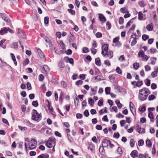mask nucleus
<instances>
[{
    "label": "nucleus",
    "instance_id": "obj_1",
    "mask_svg": "<svg viewBox=\"0 0 158 158\" xmlns=\"http://www.w3.org/2000/svg\"><path fill=\"white\" fill-rule=\"evenodd\" d=\"M149 90L148 89L143 88L139 90V98L141 101L146 99L148 94Z\"/></svg>",
    "mask_w": 158,
    "mask_h": 158
},
{
    "label": "nucleus",
    "instance_id": "obj_2",
    "mask_svg": "<svg viewBox=\"0 0 158 158\" xmlns=\"http://www.w3.org/2000/svg\"><path fill=\"white\" fill-rule=\"evenodd\" d=\"M41 115L38 113L37 111L34 109L32 111V119L35 121H38L41 119Z\"/></svg>",
    "mask_w": 158,
    "mask_h": 158
},
{
    "label": "nucleus",
    "instance_id": "obj_3",
    "mask_svg": "<svg viewBox=\"0 0 158 158\" xmlns=\"http://www.w3.org/2000/svg\"><path fill=\"white\" fill-rule=\"evenodd\" d=\"M56 142L55 139L54 137H50L47 141L46 145L49 148H51L53 146L52 144H55Z\"/></svg>",
    "mask_w": 158,
    "mask_h": 158
},
{
    "label": "nucleus",
    "instance_id": "obj_4",
    "mask_svg": "<svg viewBox=\"0 0 158 158\" xmlns=\"http://www.w3.org/2000/svg\"><path fill=\"white\" fill-rule=\"evenodd\" d=\"M37 141L34 139H32L29 143L28 148L30 150H32L36 146Z\"/></svg>",
    "mask_w": 158,
    "mask_h": 158
},
{
    "label": "nucleus",
    "instance_id": "obj_5",
    "mask_svg": "<svg viewBox=\"0 0 158 158\" xmlns=\"http://www.w3.org/2000/svg\"><path fill=\"white\" fill-rule=\"evenodd\" d=\"M139 57H142V60L143 61H146L149 58V57L147 55H145L143 52V51L140 50L138 54Z\"/></svg>",
    "mask_w": 158,
    "mask_h": 158
},
{
    "label": "nucleus",
    "instance_id": "obj_6",
    "mask_svg": "<svg viewBox=\"0 0 158 158\" xmlns=\"http://www.w3.org/2000/svg\"><path fill=\"white\" fill-rule=\"evenodd\" d=\"M102 54L103 56H105V53L108 51V45L107 44H104L103 45L102 47Z\"/></svg>",
    "mask_w": 158,
    "mask_h": 158
},
{
    "label": "nucleus",
    "instance_id": "obj_7",
    "mask_svg": "<svg viewBox=\"0 0 158 158\" xmlns=\"http://www.w3.org/2000/svg\"><path fill=\"white\" fill-rule=\"evenodd\" d=\"M107 56L110 59L113 56V52L112 51H107L105 53V56Z\"/></svg>",
    "mask_w": 158,
    "mask_h": 158
},
{
    "label": "nucleus",
    "instance_id": "obj_8",
    "mask_svg": "<svg viewBox=\"0 0 158 158\" xmlns=\"http://www.w3.org/2000/svg\"><path fill=\"white\" fill-rule=\"evenodd\" d=\"M45 103L47 105V106L48 109V110L50 112H52L53 111V108L51 106V103L49 101L47 100H46Z\"/></svg>",
    "mask_w": 158,
    "mask_h": 158
},
{
    "label": "nucleus",
    "instance_id": "obj_9",
    "mask_svg": "<svg viewBox=\"0 0 158 158\" xmlns=\"http://www.w3.org/2000/svg\"><path fill=\"white\" fill-rule=\"evenodd\" d=\"M109 140H107L106 139H104L102 141V145L103 147H107L108 144Z\"/></svg>",
    "mask_w": 158,
    "mask_h": 158
},
{
    "label": "nucleus",
    "instance_id": "obj_10",
    "mask_svg": "<svg viewBox=\"0 0 158 158\" xmlns=\"http://www.w3.org/2000/svg\"><path fill=\"white\" fill-rule=\"evenodd\" d=\"M38 52L40 58L42 59H44L45 56L43 52L41 51V50L40 49H39L38 50Z\"/></svg>",
    "mask_w": 158,
    "mask_h": 158
},
{
    "label": "nucleus",
    "instance_id": "obj_11",
    "mask_svg": "<svg viewBox=\"0 0 158 158\" xmlns=\"http://www.w3.org/2000/svg\"><path fill=\"white\" fill-rule=\"evenodd\" d=\"M7 28L6 27L2 28L0 31V34L3 35L4 34L7 33Z\"/></svg>",
    "mask_w": 158,
    "mask_h": 158
},
{
    "label": "nucleus",
    "instance_id": "obj_12",
    "mask_svg": "<svg viewBox=\"0 0 158 158\" xmlns=\"http://www.w3.org/2000/svg\"><path fill=\"white\" fill-rule=\"evenodd\" d=\"M137 131L140 134L144 133L145 132V130L144 128H141L139 127L137 128Z\"/></svg>",
    "mask_w": 158,
    "mask_h": 158
},
{
    "label": "nucleus",
    "instance_id": "obj_13",
    "mask_svg": "<svg viewBox=\"0 0 158 158\" xmlns=\"http://www.w3.org/2000/svg\"><path fill=\"white\" fill-rule=\"evenodd\" d=\"M10 56H11V58L12 60H13L15 65L16 66L17 65V62L15 59V57L13 53H11L10 54Z\"/></svg>",
    "mask_w": 158,
    "mask_h": 158
},
{
    "label": "nucleus",
    "instance_id": "obj_14",
    "mask_svg": "<svg viewBox=\"0 0 158 158\" xmlns=\"http://www.w3.org/2000/svg\"><path fill=\"white\" fill-rule=\"evenodd\" d=\"M131 155L133 158L137 156L138 155L137 151L136 150L133 151L131 153Z\"/></svg>",
    "mask_w": 158,
    "mask_h": 158
},
{
    "label": "nucleus",
    "instance_id": "obj_15",
    "mask_svg": "<svg viewBox=\"0 0 158 158\" xmlns=\"http://www.w3.org/2000/svg\"><path fill=\"white\" fill-rule=\"evenodd\" d=\"M59 67L61 68H63L64 66V65L63 63V59H61L58 64Z\"/></svg>",
    "mask_w": 158,
    "mask_h": 158
},
{
    "label": "nucleus",
    "instance_id": "obj_16",
    "mask_svg": "<svg viewBox=\"0 0 158 158\" xmlns=\"http://www.w3.org/2000/svg\"><path fill=\"white\" fill-rule=\"evenodd\" d=\"M48 157L49 155L45 153L42 154L38 156L37 158H48Z\"/></svg>",
    "mask_w": 158,
    "mask_h": 158
},
{
    "label": "nucleus",
    "instance_id": "obj_17",
    "mask_svg": "<svg viewBox=\"0 0 158 158\" xmlns=\"http://www.w3.org/2000/svg\"><path fill=\"white\" fill-rule=\"evenodd\" d=\"M43 69L44 71L46 73H48L50 71V69L47 65H43Z\"/></svg>",
    "mask_w": 158,
    "mask_h": 158
},
{
    "label": "nucleus",
    "instance_id": "obj_18",
    "mask_svg": "<svg viewBox=\"0 0 158 158\" xmlns=\"http://www.w3.org/2000/svg\"><path fill=\"white\" fill-rule=\"evenodd\" d=\"M99 18L100 21H106L105 17L103 15L101 14H99Z\"/></svg>",
    "mask_w": 158,
    "mask_h": 158
},
{
    "label": "nucleus",
    "instance_id": "obj_19",
    "mask_svg": "<svg viewBox=\"0 0 158 158\" xmlns=\"http://www.w3.org/2000/svg\"><path fill=\"white\" fill-rule=\"evenodd\" d=\"M150 60L151 61L150 64L152 65H154L156 60V58L151 57L150 58Z\"/></svg>",
    "mask_w": 158,
    "mask_h": 158
},
{
    "label": "nucleus",
    "instance_id": "obj_20",
    "mask_svg": "<svg viewBox=\"0 0 158 158\" xmlns=\"http://www.w3.org/2000/svg\"><path fill=\"white\" fill-rule=\"evenodd\" d=\"M64 59L65 60H68L69 62L71 64H73V60L72 58H69L68 57H65L64 58Z\"/></svg>",
    "mask_w": 158,
    "mask_h": 158
},
{
    "label": "nucleus",
    "instance_id": "obj_21",
    "mask_svg": "<svg viewBox=\"0 0 158 158\" xmlns=\"http://www.w3.org/2000/svg\"><path fill=\"white\" fill-rule=\"evenodd\" d=\"M129 106L130 107V110L131 112H132L134 111L135 110V109L134 108V106L133 103L131 102H130Z\"/></svg>",
    "mask_w": 158,
    "mask_h": 158
},
{
    "label": "nucleus",
    "instance_id": "obj_22",
    "mask_svg": "<svg viewBox=\"0 0 158 158\" xmlns=\"http://www.w3.org/2000/svg\"><path fill=\"white\" fill-rule=\"evenodd\" d=\"M104 147L102 146V147L100 146L99 148L100 152L102 155H104L105 154V151Z\"/></svg>",
    "mask_w": 158,
    "mask_h": 158
},
{
    "label": "nucleus",
    "instance_id": "obj_23",
    "mask_svg": "<svg viewBox=\"0 0 158 158\" xmlns=\"http://www.w3.org/2000/svg\"><path fill=\"white\" fill-rule=\"evenodd\" d=\"M147 29L149 31L152 30L153 27V26L151 24H148L146 27Z\"/></svg>",
    "mask_w": 158,
    "mask_h": 158
},
{
    "label": "nucleus",
    "instance_id": "obj_24",
    "mask_svg": "<svg viewBox=\"0 0 158 158\" xmlns=\"http://www.w3.org/2000/svg\"><path fill=\"white\" fill-rule=\"evenodd\" d=\"M143 14L141 12H139L138 13V19L140 20H142L143 19Z\"/></svg>",
    "mask_w": 158,
    "mask_h": 158
},
{
    "label": "nucleus",
    "instance_id": "obj_25",
    "mask_svg": "<svg viewBox=\"0 0 158 158\" xmlns=\"http://www.w3.org/2000/svg\"><path fill=\"white\" fill-rule=\"evenodd\" d=\"M139 64L137 63H135L133 64V67L134 69L135 70L137 69L139 67Z\"/></svg>",
    "mask_w": 158,
    "mask_h": 158
},
{
    "label": "nucleus",
    "instance_id": "obj_26",
    "mask_svg": "<svg viewBox=\"0 0 158 158\" xmlns=\"http://www.w3.org/2000/svg\"><path fill=\"white\" fill-rule=\"evenodd\" d=\"M95 63L98 66H100L101 64L100 60L99 58H97L95 59Z\"/></svg>",
    "mask_w": 158,
    "mask_h": 158
},
{
    "label": "nucleus",
    "instance_id": "obj_27",
    "mask_svg": "<svg viewBox=\"0 0 158 158\" xmlns=\"http://www.w3.org/2000/svg\"><path fill=\"white\" fill-rule=\"evenodd\" d=\"M110 87H106L105 88V91L106 94H110Z\"/></svg>",
    "mask_w": 158,
    "mask_h": 158
},
{
    "label": "nucleus",
    "instance_id": "obj_28",
    "mask_svg": "<svg viewBox=\"0 0 158 158\" xmlns=\"http://www.w3.org/2000/svg\"><path fill=\"white\" fill-rule=\"evenodd\" d=\"M117 152L120 155V156H121L123 154V151L122 148L120 147H118L117 150Z\"/></svg>",
    "mask_w": 158,
    "mask_h": 158
},
{
    "label": "nucleus",
    "instance_id": "obj_29",
    "mask_svg": "<svg viewBox=\"0 0 158 158\" xmlns=\"http://www.w3.org/2000/svg\"><path fill=\"white\" fill-rule=\"evenodd\" d=\"M89 103L90 105H93L94 103V102L93 99L91 98H89L88 99Z\"/></svg>",
    "mask_w": 158,
    "mask_h": 158
},
{
    "label": "nucleus",
    "instance_id": "obj_30",
    "mask_svg": "<svg viewBox=\"0 0 158 158\" xmlns=\"http://www.w3.org/2000/svg\"><path fill=\"white\" fill-rule=\"evenodd\" d=\"M138 4H139L140 6L142 7H144L145 5L144 2L143 1L139 2Z\"/></svg>",
    "mask_w": 158,
    "mask_h": 158
},
{
    "label": "nucleus",
    "instance_id": "obj_31",
    "mask_svg": "<svg viewBox=\"0 0 158 158\" xmlns=\"http://www.w3.org/2000/svg\"><path fill=\"white\" fill-rule=\"evenodd\" d=\"M148 116L151 119V121H152V119H154V118L153 116V114L152 112H150L148 114Z\"/></svg>",
    "mask_w": 158,
    "mask_h": 158
},
{
    "label": "nucleus",
    "instance_id": "obj_32",
    "mask_svg": "<svg viewBox=\"0 0 158 158\" xmlns=\"http://www.w3.org/2000/svg\"><path fill=\"white\" fill-rule=\"evenodd\" d=\"M120 11L122 13H125L127 12V9L125 7L122 8L120 9Z\"/></svg>",
    "mask_w": 158,
    "mask_h": 158
},
{
    "label": "nucleus",
    "instance_id": "obj_33",
    "mask_svg": "<svg viewBox=\"0 0 158 158\" xmlns=\"http://www.w3.org/2000/svg\"><path fill=\"white\" fill-rule=\"evenodd\" d=\"M44 77L43 74H41L39 75V79L40 81H42L44 80Z\"/></svg>",
    "mask_w": 158,
    "mask_h": 158
},
{
    "label": "nucleus",
    "instance_id": "obj_34",
    "mask_svg": "<svg viewBox=\"0 0 158 158\" xmlns=\"http://www.w3.org/2000/svg\"><path fill=\"white\" fill-rule=\"evenodd\" d=\"M145 82L146 83V85L148 86L150 85L151 81L150 80L148 79H147L145 80Z\"/></svg>",
    "mask_w": 158,
    "mask_h": 158
},
{
    "label": "nucleus",
    "instance_id": "obj_35",
    "mask_svg": "<svg viewBox=\"0 0 158 158\" xmlns=\"http://www.w3.org/2000/svg\"><path fill=\"white\" fill-rule=\"evenodd\" d=\"M49 21V17L48 16L45 17L44 18V22L45 24H47L48 23Z\"/></svg>",
    "mask_w": 158,
    "mask_h": 158
},
{
    "label": "nucleus",
    "instance_id": "obj_36",
    "mask_svg": "<svg viewBox=\"0 0 158 158\" xmlns=\"http://www.w3.org/2000/svg\"><path fill=\"white\" fill-rule=\"evenodd\" d=\"M146 144L149 147H151L152 145V143L149 140H147L146 141Z\"/></svg>",
    "mask_w": 158,
    "mask_h": 158
},
{
    "label": "nucleus",
    "instance_id": "obj_37",
    "mask_svg": "<svg viewBox=\"0 0 158 158\" xmlns=\"http://www.w3.org/2000/svg\"><path fill=\"white\" fill-rule=\"evenodd\" d=\"M88 149L90 150L91 152H93L94 150V148L93 145L92 144H90L88 147Z\"/></svg>",
    "mask_w": 158,
    "mask_h": 158
},
{
    "label": "nucleus",
    "instance_id": "obj_38",
    "mask_svg": "<svg viewBox=\"0 0 158 158\" xmlns=\"http://www.w3.org/2000/svg\"><path fill=\"white\" fill-rule=\"evenodd\" d=\"M116 71L117 73L118 74H120L122 73V71L120 68L118 67H117L116 69Z\"/></svg>",
    "mask_w": 158,
    "mask_h": 158
},
{
    "label": "nucleus",
    "instance_id": "obj_39",
    "mask_svg": "<svg viewBox=\"0 0 158 158\" xmlns=\"http://www.w3.org/2000/svg\"><path fill=\"white\" fill-rule=\"evenodd\" d=\"M131 146V147H133L134 146L135 144V141L133 139H131L130 141Z\"/></svg>",
    "mask_w": 158,
    "mask_h": 158
},
{
    "label": "nucleus",
    "instance_id": "obj_40",
    "mask_svg": "<svg viewBox=\"0 0 158 158\" xmlns=\"http://www.w3.org/2000/svg\"><path fill=\"white\" fill-rule=\"evenodd\" d=\"M18 127L22 131H25L27 129V128L26 127H23L20 126H19Z\"/></svg>",
    "mask_w": 158,
    "mask_h": 158
},
{
    "label": "nucleus",
    "instance_id": "obj_41",
    "mask_svg": "<svg viewBox=\"0 0 158 158\" xmlns=\"http://www.w3.org/2000/svg\"><path fill=\"white\" fill-rule=\"evenodd\" d=\"M148 38V35L145 34L143 35L142 36V39L144 41H145L146 40H147Z\"/></svg>",
    "mask_w": 158,
    "mask_h": 158
},
{
    "label": "nucleus",
    "instance_id": "obj_42",
    "mask_svg": "<svg viewBox=\"0 0 158 158\" xmlns=\"http://www.w3.org/2000/svg\"><path fill=\"white\" fill-rule=\"evenodd\" d=\"M144 144V141L143 140H140L138 142V145L139 146H143Z\"/></svg>",
    "mask_w": 158,
    "mask_h": 158
},
{
    "label": "nucleus",
    "instance_id": "obj_43",
    "mask_svg": "<svg viewBox=\"0 0 158 158\" xmlns=\"http://www.w3.org/2000/svg\"><path fill=\"white\" fill-rule=\"evenodd\" d=\"M143 84V82L142 81H139L137 82H136V86L138 87H140Z\"/></svg>",
    "mask_w": 158,
    "mask_h": 158
},
{
    "label": "nucleus",
    "instance_id": "obj_44",
    "mask_svg": "<svg viewBox=\"0 0 158 158\" xmlns=\"http://www.w3.org/2000/svg\"><path fill=\"white\" fill-rule=\"evenodd\" d=\"M27 85L28 90H30L31 89V84L28 82H27Z\"/></svg>",
    "mask_w": 158,
    "mask_h": 158
},
{
    "label": "nucleus",
    "instance_id": "obj_45",
    "mask_svg": "<svg viewBox=\"0 0 158 158\" xmlns=\"http://www.w3.org/2000/svg\"><path fill=\"white\" fill-rule=\"evenodd\" d=\"M139 109L140 111L143 112L145 110V107L144 106H140Z\"/></svg>",
    "mask_w": 158,
    "mask_h": 158
},
{
    "label": "nucleus",
    "instance_id": "obj_46",
    "mask_svg": "<svg viewBox=\"0 0 158 158\" xmlns=\"http://www.w3.org/2000/svg\"><path fill=\"white\" fill-rule=\"evenodd\" d=\"M29 61L28 59L26 58L24 60L23 64L24 65H26L27 64L29 63Z\"/></svg>",
    "mask_w": 158,
    "mask_h": 158
},
{
    "label": "nucleus",
    "instance_id": "obj_47",
    "mask_svg": "<svg viewBox=\"0 0 158 158\" xmlns=\"http://www.w3.org/2000/svg\"><path fill=\"white\" fill-rule=\"evenodd\" d=\"M114 137L118 139L119 136V134L118 133H114L113 135Z\"/></svg>",
    "mask_w": 158,
    "mask_h": 158
},
{
    "label": "nucleus",
    "instance_id": "obj_48",
    "mask_svg": "<svg viewBox=\"0 0 158 158\" xmlns=\"http://www.w3.org/2000/svg\"><path fill=\"white\" fill-rule=\"evenodd\" d=\"M145 70L146 71H150L151 70V68L148 65H146L144 66Z\"/></svg>",
    "mask_w": 158,
    "mask_h": 158
},
{
    "label": "nucleus",
    "instance_id": "obj_49",
    "mask_svg": "<svg viewBox=\"0 0 158 158\" xmlns=\"http://www.w3.org/2000/svg\"><path fill=\"white\" fill-rule=\"evenodd\" d=\"M124 21V19L123 17H120L119 19L118 22L119 24H122Z\"/></svg>",
    "mask_w": 158,
    "mask_h": 158
},
{
    "label": "nucleus",
    "instance_id": "obj_50",
    "mask_svg": "<svg viewBox=\"0 0 158 158\" xmlns=\"http://www.w3.org/2000/svg\"><path fill=\"white\" fill-rule=\"evenodd\" d=\"M155 98V96L153 95H150L149 98L148 99L150 101L153 100Z\"/></svg>",
    "mask_w": 158,
    "mask_h": 158
},
{
    "label": "nucleus",
    "instance_id": "obj_51",
    "mask_svg": "<svg viewBox=\"0 0 158 158\" xmlns=\"http://www.w3.org/2000/svg\"><path fill=\"white\" fill-rule=\"evenodd\" d=\"M83 52L84 53H87L89 52V50L88 48L86 47H84L83 48Z\"/></svg>",
    "mask_w": 158,
    "mask_h": 158
},
{
    "label": "nucleus",
    "instance_id": "obj_52",
    "mask_svg": "<svg viewBox=\"0 0 158 158\" xmlns=\"http://www.w3.org/2000/svg\"><path fill=\"white\" fill-rule=\"evenodd\" d=\"M104 64H105L108 66H110V64L109 61L107 60H105L104 61Z\"/></svg>",
    "mask_w": 158,
    "mask_h": 158
},
{
    "label": "nucleus",
    "instance_id": "obj_53",
    "mask_svg": "<svg viewBox=\"0 0 158 158\" xmlns=\"http://www.w3.org/2000/svg\"><path fill=\"white\" fill-rule=\"evenodd\" d=\"M84 114L85 116L88 117L89 114L88 110H85L84 112Z\"/></svg>",
    "mask_w": 158,
    "mask_h": 158
},
{
    "label": "nucleus",
    "instance_id": "obj_54",
    "mask_svg": "<svg viewBox=\"0 0 158 158\" xmlns=\"http://www.w3.org/2000/svg\"><path fill=\"white\" fill-rule=\"evenodd\" d=\"M82 117V115L80 113H77L76 114V117L77 118H81Z\"/></svg>",
    "mask_w": 158,
    "mask_h": 158
},
{
    "label": "nucleus",
    "instance_id": "obj_55",
    "mask_svg": "<svg viewBox=\"0 0 158 158\" xmlns=\"http://www.w3.org/2000/svg\"><path fill=\"white\" fill-rule=\"evenodd\" d=\"M103 100L102 99H101L98 102V105L99 106H101L102 105V104H103Z\"/></svg>",
    "mask_w": 158,
    "mask_h": 158
},
{
    "label": "nucleus",
    "instance_id": "obj_56",
    "mask_svg": "<svg viewBox=\"0 0 158 158\" xmlns=\"http://www.w3.org/2000/svg\"><path fill=\"white\" fill-rule=\"evenodd\" d=\"M32 104L33 106L35 107H37L38 105L37 102L36 101H33L32 103Z\"/></svg>",
    "mask_w": 158,
    "mask_h": 158
},
{
    "label": "nucleus",
    "instance_id": "obj_57",
    "mask_svg": "<svg viewBox=\"0 0 158 158\" xmlns=\"http://www.w3.org/2000/svg\"><path fill=\"white\" fill-rule=\"evenodd\" d=\"M156 50L154 49L151 48L148 51V52H149L152 54L156 52Z\"/></svg>",
    "mask_w": 158,
    "mask_h": 158
},
{
    "label": "nucleus",
    "instance_id": "obj_58",
    "mask_svg": "<svg viewBox=\"0 0 158 158\" xmlns=\"http://www.w3.org/2000/svg\"><path fill=\"white\" fill-rule=\"evenodd\" d=\"M3 20L6 22L9 23L10 22V20L9 18L6 16L5 17Z\"/></svg>",
    "mask_w": 158,
    "mask_h": 158
},
{
    "label": "nucleus",
    "instance_id": "obj_59",
    "mask_svg": "<svg viewBox=\"0 0 158 158\" xmlns=\"http://www.w3.org/2000/svg\"><path fill=\"white\" fill-rule=\"evenodd\" d=\"M83 82L81 80H78L76 82V84L77 85H82L83 83Z\"/></svg>",
    "mask_w": 158,
    "mask_h": 158
},
{
    "label": "nucleus",
    "instance_id": "obj_60",
    "mask_svg": "<svg viewBox=\"0 0 158 158\" xmlns=\"http://www.w3.org/2000/svg\"><path fill=\"white\" fill-rule=\"evenodd\" d=\"M21 95L23 97H26L27 95V94L26 92L25 91H23L21 93Z\"/></svg>",
    "mask_w": 158,
    "mask_h": 158
},
{
    "label": "nucleus",
    "instance_id": "obj_61",
    "mask_svg": "<svg viewBox=\"0 0 158 158\" xmlns=\"http://www.w3.org/2000/svg\"><path fill=\"white\" fill-rule=\"evenodd\" d=\"M151 87L152 89H155L156 88V85L155 83H152L151 85Z\"/></svg>",
    "mask_w": 158,
    "mask_h": 158
},
{
    "label": "nucleus",
    "instance_id": "obj_62",
    "mask_svg": "<svg viewBox=\"0 0 158 158\" xmlns=\"http://www.w3.org/2000/svg\"><path fill=\"white\" fill-rule=\"evenodd\" d=\"M119 60L120 61H122L124 60L125 57L123 55H121L120 56L119 58Z\"/></svg>",
    "mask_w": 158,
    "mask_h": 158
},
{
    "label": "nucleus",
    "instance_id": "obj_63",
    "mask_svg": "<svg viewBox=\"0 0 158 158\" xmlns=\"http://www.w3.org/2000/svg\"><path fill=\"white\" fill-rule=\"evenodd\" d=\"M96 36L97 38H100L102 36V34L100 32H98L96 34Z\"/></svg>",
    "mask_w": 158,
    "mask_h": 158
},
{
    "label": "nucleus",
    "instance_id": "obj_64",
    "mask_svg": "<svg viewBox=\"0 0 158 158\" xmlns=\"http://www.w3.org/2000/svg\"><path fill=\"white\" fill-rule=\"evenodd\" d=\"M6 15L5 14L3 13H0V18H1L3 19H4Z\"/></svg>",
    "mask_w": 158,
    "mask_h": 158
}]
</instances>
